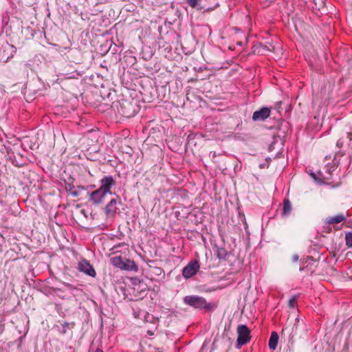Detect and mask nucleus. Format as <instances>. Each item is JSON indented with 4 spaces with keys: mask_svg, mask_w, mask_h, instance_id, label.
<instances>
[{
    "mask_svg": "<svg viewBox=\"0 0 352 352\" xmlns=\"http://www.w3.org/2000/svg\"><path fill=\"white\" fill-rule=\"evenodd\" d=\"M63 285L68 289L71 292V293H72L74 291H78L79 289L73 286L72 285L69 284V283H63Z\"/></svg>",
    "mask_w": 352,
    "mask_h": 352,
    "instance_id": "nucleus-20",
    "label": "nucleus"
},
{
    "mask_svg": "<svg viewBox=\"0 0 352 352\" xmlns=\"http://www.w3.org/2000/svg\"><path fill=\"white\" fill-rule=\"evenodd\" d=\"M270 109L263 107L253 113L252 120L254 121H264L270 116Z\"/></svg>",
    "mask_w": 352,
    "mask_h": 352,
    "instance_id": "nucleus-9",
    "label": "nucleus"
},
{
    "mask_svg": "<svg viewBox=\"0 0 352 352\" xmlns=\"http://www.w3.org/2000/svg\"><path fill=\"white\" fill-rule=\"evenodd\" d=\"M94 188H96V186L94 185V184L86 186V189L87 190H91V189H94Z\"/></svg>",
    "mask_w": 352,
    "mask_h": 352,
    "instance_id": "nucleus-25",
    "label": "nucleus"
},
{
    "mask_svg": "<svg viewBox=\"0 0 352 352\" xmlns=\"http://www.w3.org/2000/svg\"><path fill=\"white\" fill-rule=\"evenodd\" d=\"M76 190H79L80 192L82 190H87L86 189V186H78Z\"/></svg>",
    "mask_w": 352,
    "mask_h": 352,
    "instance_id": "nucleus-23",
    "label": "nucleus"
},
{
    "mask_svg": "<svg viewBox=\"0 0 352 352\" xmlns=\"http://www.w3.org/2000/svg\"><path fill=\"white\" fill-rule=\"evenodd\" d=\"M314 3L316 6H318V9L322 8L324 6V1L323 0H320L318 3L316 1V0H314Z\"/></svg>",
    "mask_w": 352,
    "mask_h": 352,
    "instance_id": "nucleus-22",
    "label": "nucleus"
},
{
    "mask_svg": "<svg viewBox=\"0 0 352 352\" xmlns=\"http://www.w3.org/2000/svg\"><path fill=\"white\" fill-rule=\"evenodd\" d=\"M346 245L349 248H352V233L348 232L345 235Z\"/></svg>",
    "mask_w": 352,
    "mask_h": 352,
    "instance_id": "nucleus-18",
    "label": "nucleus"
},
{
    "mask_svg": "<svg viewBox=\"0 0 352 352\" xmlns=\"http://www.w3.org/2000/svg\"><path fill=\"white\" fill-rule=\"evenodd\" d=\"M279 336L276 331H273L271 333L270 340H269V348L272 350H275L278 342Z\"/></svg>",
    "mask_w": 352,
    "mask_h": 352,
    "instance_id": "nucleus-13",
    "label": "nucleus"
},
{
    "mask_svg": "<svg viewBox=\"0 0 352 352\" xmlns=\"http://www.w3.org/2000/svg\"><path fill=\"white\" fill-rule=\"evenodd\" d=\"M297 301V297L296 296H293L288 302V305L290 308L294 309L296 306Z\"/></svg>",
    "mask_w": 352,
    "mask_h": 352,
    "instance_id": "nucleus-19",
    "label": "nucleus"
},
{
    "mask_svg": "<svg viewBox=\"0 0 352 352\" xmlns=\"http://www.w3.org/2000/svg\"><path fill=\"white\" fill-rule=\"evenodd\" d=\"M298 258H299V257H298V256L297 254H294V255L292 256V261H293V262H296V261H298Z\"/></svg>",
    "mask_w": 352,
    "mask_h": 352,
    "instance_id": "nucleus-24",
    "label": "nucleus"
},
{
    "mask_svg": "<svg viewBox=\"0 0 352 352\" xmlns=\"http://www.w3.org/2000/svg\"><path fill=\"white\" fill-rule=\"evenodd\" d=\"M291 211H292V204L288 199H285L283 200V214L288 215L290 214Z\"/></svg>",
    "mask_w": 352,
    "mask_h": 352,
    "instance_id": "nucleus-16",
    "label": "nucleus"
},
{
    "mask_svg": "<svg viewBox=\"0 0 352 352\" xmlns=\"http://www.w3.org/2000/svg\"><path fill=\"white\" fill-rule=\"evenodd\" d=\"M345 220V217L343 214H338L334 217H329L327 223L329 224H335L340 223Z\"/></svg>",
    "mask_w": 352,
    "mask_h": 352,
    "instance_id": "nucleus-15",
    "label": "nucleus"
},
{
    "mask_svg": "<svg viewBox=\"0 0 352 352\" xmlns=\"http://www.w3.org/2000/svg\"><path fill=\"white\" fill-rule=\"evenodd\" d=\"M199 0H186L188 4L192 7L195 8L197 6Z\"/></svg>",
    "mask_w": 352,
    "mask_h": 352,
    "instance_id": "nucleus-21",
    "label": "nucleus"
},
{
    "mask_svg": "<svg viewBox=\"0 0 352 352\" xmlns=\"http://www.w3.org/2000/svg\"><path fill=\"white\" fill-rule=\"evenodd\" d=\"M305 267H300V271H303L305 270Z\"/></svg>",
    "mask_w": 352,
    "mask_h": 352,
    "instance_id": "nucleus-28",
    "label": "nucleus"
},
{
    "mask_svg": "<svg viewBox=\"0 0 352 352\" xmlns=\"http://www.w3.org/2000/svg\"><path fill=\"white\" fill-rule=\"evenodd\" d=\"M112 107L124 117L131 118L138 113V106L133 100H122L112 103Z\"/></svg>",
    "mask_w": 352,
    "mask_h": 352,
    "instance_id": "nucleus-1",
    "label": "nucleus"
},
{
    "mask_svg": "<svg viewBox=\"0 0 352 352\" xmlns=\"http://www.w3.org/2000/svg\"><path fill=\"white\" fill-rule=\"evenodd\" d=\"M121 204L122 201L119 196L111 199L104 208V212L107 217L113 219L116 217L118 210V206Z\"/></svg>",
    "mask_w": 352,
    "mask_h": 352,
    "instance_id": "nucleus-4",
    "label": "nucleus"
},
{
    "mask_svg": "<svg viewBox=\"0 0 352 352\" xmlns=\"http://www.w3.org/2000/svg\"><path fill=\"white\" fill-rule=\"evenodd\" d=\"M310 175H311V177L314 180H316V181L317 180V178H316V174H315L314 173L311 172V173H310Z\"/></svg>",
    "mask_w": 352,
    "mask_h": 352,
    "instance_id": "nucleus-26",
    "label": "nucleus"
},
{
    "mask_svg": "<svg viewBox=\"0 0 352 352\" xmlns=\"http://www.w3.org/2000/svg\"><path fill=\"white\" fill-rule=\"evenodd\" d=\"M78 269L80 272H83L91 277H95L96 276L94 268L90 264V263L85 259H83L78 263Z\"/></svg>",
    "mask_w": 352,
    "mask_h": 352,
    "instance_id": "nucleus-8",
    "label": "nucleus"
},
{
    "mask_svg": "<svg viewBox=\"0 0 352 352\" xmlns=\"http://www.w3.org/2000/svg\"><path fill=\"white\" fill-rule=\"evenodd\" d=\"M238 337L236 340V347L241 349L242 346L246 344L250 341V330L245 324H240L237 327Z\"/></svg>",
    "mask_w": 352,
    "mask_h": 352,
    "instance_id": "nucleus-3",
    "label": "nucleus"
},
{
    "mask_svg": "<svg viewBox=\"0 0 352 352\" xmlns=\"http://www.w3.org/2000/svg\"><path fill=\"white\" fill-rule=\"evenodd\" d=\"M124 261L121 256H114L111 258V264L120 269H122V265H123Z\"/></svg>",
    "mask_w": 352,
    "mask_h": 352,
    "instance_id": "nucleus-17",
    "label": "nucleus"
},
{
    "mask_svg": "<svg viewBox=\"0 0 352 352\" xmlns=\"http://www.w3.org/2000/svg\"><path fill=\"white\" fill-rule=\"evenodd\" d=\"M89 201L94 206H98L103 204L106 194L99 188L92 192H88Z\"/></svg>",
    "mask_w": 352,
    "mask_h": 352,
    "instance_id": "nucleus-5",
    "label": "nucleus"
},
{
    "mask_svg": "<svg viewBox=\"0 0 352 352\" xmlns=\"http://www.w3.org/2000/svg\"><path fill=\"white\" fill-rule=\"evenodd\" d=\"M76 326V323L74 322H64L61 324V327L58 325L54 326V328L57 329V331L62 335H64L67 333L69 329H73Z\"/></svg>",
    "mask_w": 352,
    "mask_h": 352,
    "instance_id": "nucleus-10",
    "label": "nucleus"
},
{
    "mask_svg": "<svg viewBox=\"0 0 352 352\" xmlns=\"http://www.w3.org/2000/svg\"><path fill=\"white\" fill-rule=\"evenodd\" d=\"M214 251L217 255V257L220 260H226L228 255L227 250L221 246L215 245L214 247Z\"/></svg>",
    "mask_w": 352,
    "mask_h": 352,
    "instance_id": "nucleus-11",
    "label": "nucleus"
},
{
    "mask_svg": "<svg viewBox=\"0 0 352 352\" xmlns=\"http://www.w3.org/2000/svg\"><path fill=\"white\" fill-rule=\"evenodd\" d=\"M184 302L195 309H205L206 311H212L217 307L215 303L208 302L206 298L199 296H186L184 298Z\"/></svg>",
    "mask_w": 352,
    "mask_h": 352,
    "instance_id": "nucleus-2",
    "label": "nucleus"
},
{
    "mask_svg": "<svg viewBox=\"0 0 352 352\" xmlns=\"http://www.w3.org/2000/svg\"><path fill=\"white\" fill-rule=\"evenodd\" d=\"M96 352H103V351L100 349H97Z\"/></svg>",
    "mask_w": 352,
    "mask_h": 352,
    "instance_id": "nucleus-27",
    "label": "nucleus"
},
{
    "mask_svg": "<svg viewBox=\"0 0 352 352\" xmlns=\"http://www.w3.org/2000/svg\"><path fill=\"white\" fill-rule=\"evenodd\" d=\"M199 263L197 260L191 261L183 268L182 275L186 279L195 276L199 269Z\"/></svg>",
    "mask_w": 352,
    "mask_h": 352,
    "instance_id": "nucleus-6",
    "label": "nucleus"
},
{
    "mask_svg": "<svg viewBox=\"0 0 352 352\" xmlns=\"http://www.w3.org/2000/svg\"><path fill=\"white\" fill-rule=\"evenodd\" d=\"M212 157H216V153H215V152H214V153H212Z\"/></svg>",
    "mask_w": 352,
    "mask_h": 352,
    "instance_id": "nucleus-29",
    "label": "nucleus"
},
{
    "mask_svg": "<svg viewBox=\"0 0 352 352\" xmlns=\"http://www.w3.org/2000/svg\"><path fill=\"white\" fill-rule=\"evenodd\" d=\"M138 269V267L133 261L126 259L123 263V265H122L121 270L136 272Z\"/></svg>",
    "mask_w": 352,
    "mask_h": 352,
    "instance_id": "nucleus-12",
    "label": "nucleus"
},
{
    "mask_svg": "<svg viewBox=\"0 0 352 352\" xmlns=\"http://www.w3.org/2000/svg\"><path fill=\"white\" fill-rule=\"evenodd\" d=\"M116 185V181L111 175H107L100 180L99 188L106 195L111 194V188Z\"/></svg>",
    "mask_w": 352,
    "mask_h": 352,
    "instance_id": "nucleus-7",
    "label": "nucleus"
},
{
    "mask_svg": "<svg viewBox=\"0 0 352 352\" xmlns=\"http://www.w3.org/2000/svg\"><path fill=\"white\" fill-rule=\"evenodd\" d=\"M65 190L74 197H78L80 195V191L76 190L75 186L69 182L65 181Z\"/></svg>",
    "mask_w": 352,
    "mask_h": 352,
    "instance_id": "nucleus-14",
    "label": "nucleus"
}]
</instances>
